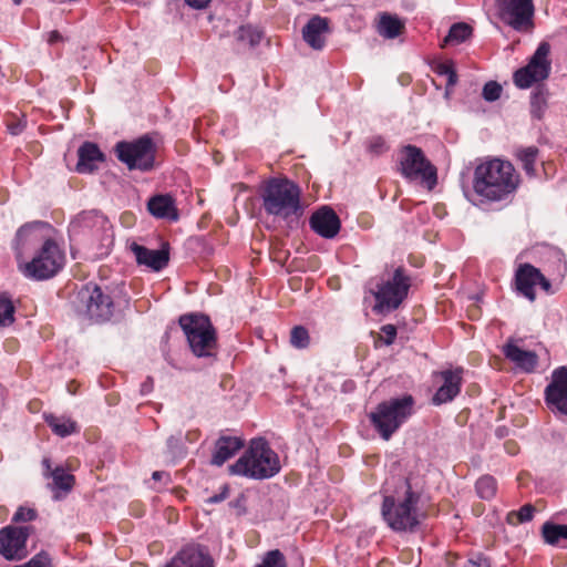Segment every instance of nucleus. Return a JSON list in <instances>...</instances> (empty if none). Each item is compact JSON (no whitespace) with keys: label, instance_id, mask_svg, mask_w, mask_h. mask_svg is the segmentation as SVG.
Here are the masks:
<instances>
[{"label":"nucleus","instance_id":"f257e3e1","mask_svg":"<svg viewBox=\"0 0 567 567\" xmlns=\"http://www.w3.org/2000/svg\"><path fill=\"white\" fill-rule=\"evenodd\" d=\"M51 229L44 221H33L19 228L16 240L18 247L23 248L27 245L41 244L33 258L28 262L19 261L20 272L33 280H45L55 276L64 264V254L59 245L47 236ZM22 252L17 254L20 260Z\"/></svg>","mask_w":567,"mask_h":567},{"label":"nucleus","instance_id":"f03ea898","mask_svg":"<svg viewBox=\"0 0 567 567\" xmlns=\"http://www.w3.org/2000/svg\"><path fill=\"white\" fill-rule=\"evenodd\" d=\"M383 492L381 514L388 526L395 532H414L423 517L417 508L420 493L404 477L386 480Z\"/></svg>","mask_w":567,"mask_h":567},{"label":"nucleus","instance_id":"7ed1b4c3","mask_svg":"<svg viewBox=\"0 0 567 567\" xmlns=\"http://www.w3.org/2000/svg\"><path fill=\"white\" fill-rule=\"evenodd\" d=\"M519 175L508 161L487 159L475 167L473 189L482 200H507L518 188Z\"/></svg>","mask_w":567,"mask_h":567},{"label":"nucleus","instance_id":"20e7f679","mask_svg":"<svg viewBox=\"0 0 567 567\" xmlns=\"http://www.w3.org/2000/svg\"><path fill=\"white\" fill-rule=\"evenodd\" d=\"M260 196L268 215L288 219L302 213L301 190L288 178H270L265 183Z\"/></svg>","mask_w":567,"mask_h":567},{"label":"nucleus","instance_id":"39448f33","mask_svg":"<svg viewBox=\"0 0 567 567\" xmlns=\"http://www.w3.org/2000/svg\"><path fill=\"white\" fill-rule=\"evenodd\" d=\"M229 471L255 480L269 478L280 471L279 457L265 439H254L248 450L229 466Z\"/></svg>","mask_w":567,"mask_h":567},{"label":"nucleus","instance_id":"423d86ee","mask_svg":"<svg viewBox=\"0 0 567 567\" xmlns=\"http://www.w3.org/2000/svg\"><path fill=\"white\" fill-rule=\"evenodd\" d=\"M178 322L194 355L197 358L216 355L217 336L208 316L187 313L181 316Z\"/></svg>","mask_w":567,"mask_h":567},{"label":"nucleus","instance_id":"0eeeda50","mask_svg":"<svg viewBox=\"0 0 567 567\" xmlns=\"http://www.w3.org/2000/svg\"><path fill=\"white\" fill-rule=\"evenodd\" d=\"M414 400L411 395L391 399L377 405L370 413V421L380 436L388 441L412 414Z\"/></svg>","mask_w":567,"mask_h":567},{"label":"nucleus","instance_id":"6e6552de","mask_svg":"<svg viewBox=\"0 0 567 567\" xmlns=\"http://www.w3.org/2000/svg\"><path fill=\"white\" fill-rule=\"evenodd\" d=\"M115 153L118 161L128 169L146 172L154 167L156 147L147 135L132 142H118L115 145Z\"/></svg>","mask_w":567,"mask_h":567},{"label":"nucleus","instance_id":"1a4fd4ad","mask_svg":"<svg viewBox=\"0 0 567 567\" xmlns=\"http://www.w3.org/2000/svg\"><path fill=\"white\" fill-rule=\"evenodd\" d=\"M399 171L406 179H421L430 188L436 184V168L417 146L409 144L400 150Z\"/></svg>","mask_w":567,"mask_h":567},{"label":"nucleus","instance_id":"9d476101","mask_svg":"<svg viewBox=\"0 0 567 567\" xmlns=\"http://www.w3.org/2000/svg\"><path fill=\"white\" fill-rule=\"evenodd\" d=\"M411 287V278L405 275L402 267L394 270L391 279L382 282L373 292L377 303L373 308L377 312L395 310L408 297Z\"/></svg>","mask_w":567,"mask_h":567},{"label":"nucleus","instance_id":"9b49d317","mask_svg":"<svg viewBox=\"0 0 567 567\" xmlns=\"http://www.w3.org/2000/svg\"><path fill=\"white\" fill-rule=\"evenodd\" d=\"M549 54L550 44L546 41L540 42L527 65L514 73L515 85L519 89H527L535 82L546 80L551 70Z\"/></svg>","mask_w":567,"mask_h":567},{"label":"nucleus","instance_id":"f8f14e48","mask_svg":"<svg viewBox=\"0 0 567 567\" xmlns=\"http://www.w3.org/2000/svg\"><path fill=\"white\" fill-rule=\"evenodd\" d=\"M78 297L85 308V315L91 320L105 322L112 318L114 313L113 300L101 287L87 284L79 291Z\"/></svg>","mask_w":567,"mask_h":567},{"label":"nucleus","instance_id":"ddd939ff","mask_svg":"<svg viewBox=\"0 0 567 567\" xmlns=\"http://www.w3.org/2000/svg\"><path fill=\"white\" fill-rule=\"evenodd\" d=\"M544 396L547 408L555 415L567 417V367H559L551 372Z\"/></svg>","mask_w":567,"mask_h":567},{"label":"nucleus","instance_id":"4468645a","mask_svg":"<svg viewBox=\"0 0 567 567\" xmlns=\"http://www.w3.org/2000/svg\"><path fill=\"white\" fill-rule=\"evenodd\" d=\"M503 20L514 30L522 31L533 25V0H497Z\"/></svg>","mask_w":567,"mask_h":567},{"label":"nucleus","instance_id":"2eb2a0df","mask_svg":"<svg viewBox=\"0 0 567 567\" xmlns=\"http://www.w3.org/2000/svg\"><path fill=\"white\" fill-rule=\"evenodd\" d=\"M30 526H7L0 530V555L8 560L23 559L27 554V539L31 533Z\"/></svg>","mask_w":567,"mask_h":567},{"label":"nucleus","instance_id":"dca6fc26","mask_svg":"<svg viewBox=\"0 0 567 567\" xmlns=\"http://www.w3.org/2000/svg\"><path fill=\"white\" fill-rule=\"evenodd\" d=\"M463 368L446 369L439 373L443 383L432 398L435 405L453 401L461 392L463 383Z\"/></svg>","mask_w":567,"mask_h":567},{"label":"nucleus","instance_id":"f3484780","mask_svg":"<svg viewBox=\"0 0 567 567\" xmlns=\"http://www.w3.org/2000/svg\"><path fill=\"white\" fill-rule=\"evenodd\" d=\"M311 229L323 238H333L340 230V219L330 207H322L310 217Z\"/></svg>","mask_w":567,"mask_h":567},{"label":"nucleus","instance_id":"a211bd4d","mask_svg":"<svg viewBox=\"0 0 567 567\" xmlns=\"http://www.w3.org/2000/svg\"><path fill=\"white\" fill-rule=\"evenodd\" d=\"M164 567H214L213 559L197 546L182 548Z\"/></svg>","mask_w":567,"mask_h":567},{"label":"nucleus","instance_id":"6ab92c4d","mask_svg":"<svg viewBox=\"0 0 567 567\" xmlns=\"http://www.w3.org/2000/svg\"><path fill=\"white\" fill-rule=\"evenodd\" d=\"M130 248L138 265H144L155 271L165 268L169 261L168 251L165 249L153 250L136 243H133Z\"/></svg>","mask_w":567,"mask_h":567},{"label":"nucleus","instance_id":"aec40b11","mask_svg":"<svg viewBox=\"0 0 567 567\" xmlns=\"http://www.w3.org/2000/svg\"><path fill=\"white\" fill-rule=\"evenodd\" d=\"M329 32L328 19L315 16L302 29V37L306 43L315 50H321L324 47V35Z\"/></svg>","mask_w":567,"mask_h":567},{"label":"nucleus","instance_id":"412c9836","mask_svg":"<svg viewBox=\"0 0 567 567\" xmlns=\"http://www.w3.org/2000/svg\"><path fill=\"white\" fill-rule=\"evenodd\" d=\"M78 155L76 172L81 174L92 173L97 168V163L104 161V155L99 146L91 142L83 143L78 151Z\"/></svg>","mask_w":567,"mask_h":567},{"label":"nucleus","instance_id":"4be33fe9","mask_svg":"<svg viewBox=\"0 0 567 567\" xmlns=\"http://www.w3.org/2000/svg\"><path fill=\"white\" fill-rule=\"evenodd\" d=\"M538 269L529 264H525L516 271L515 280L517 290L530 301L536 298L534 287L537 286Z\"/></svg>","mask_w":567,"mask_h":567},{"label":"nucleus","instance_id":"5701e85b","mask_svg":"<svg viewBox=\"0 0 567 567\" xmlns=\"http://www.w3.org/2000/svg\"><path fill=\"white\" fill-rule=\"evenodd\" d=\"M147 209L156 218L176 221L178 219V210L174 199L169 195H155L147 203Z\"/></svg>","mask_w":567,"mask_h":567},{"label":"nucleus","instance_id":"b1692460","mask_svg":"<svg viewBox=\"0 0 567 567\" xmlns=\"http://www.w3.org/2000/svg\"><path fill=\"white\" fill-rule=\"evenodd\" d=\"M244 446V442L235 436H221L216 441L212 464L221 466Z\"/></svg>","mask_w":567,"mask_h":567},{"label":"nucleus","instance_id":"393cba45","mask_svg":"<svg viewBox=\"0 0 567 567\" xmlns=\"http://www.w3.org/2000/svg\"><path fill=\"white\" fill-rule=\"evenodd\" d=\"M505 357L526 372H532L537 365V355L533 351L520 349L513 342L504 346Z\"/></svg>","mask_w":567,"mask_h":567},{"label":"nucleus","instance_id":"a878e982","mask_svg":"<svg viewBox=\"0 0 567 567\" xmlns=\"http://www.w3.org/2000/svg\"><path fill=\"white\" fill-rule=\"evenodd\" d=\"M42 464L45 468L44 475L49 476L53 481V487L64 493H69L74 485V476L65 472V470L61 466L51 470L50 460L44 458Z\"/></svg>","mask_w":567,"mask_h":567},{"label":"nucleus","instance_id":"bb28decb","mask_svg":"<svg viewBox=\"0 0 567 567\" xmlns=\"http://www.w3.org/2000/svg\"><path fill=\"white\" fill-rule=\"evenodd\" d=\"M44 421L50 426L52 432L61 437H65L79 432L78 423L66 416L44 414Z\"/></svg>","mask_w":567,"mask_h":567},{"label":"nucleus","instance_id":"cd10ccee","mask_svg":"<svg viewBox=\"0 0 567 567\" xmlns=\"http://www.w3.org/2000/svg\"><path fill=\"white\" fill-rule=\"evenodd\" d=\"M404 29V23L395 16L383 13L380 17L378 32L385 39L398 38Z\"/></svg>","mask_w":567,"mask_h":567},{"label":"nucleus","instance_id":"c85d7f7f","mask_svg":"<svg viewBox=\"0 0 567 567\" xmlns=\"http://www.w3.org/2000/svg\"><path fill=\"white\" fill-rule=\"evenodd\" d=\"M548 91L544 85H538L530 96V114L534 118L542 120L547 110Z\"/></svg>","mask_w":567,"mask_h":567},{"label":"nucleus","instance_id":"c756f323","mask_svg":"<svg viewBox=\"0 0 567 567\" xmlns=\"http://www.w3.org/2000/svg\"><path fill=\"white\" fill-rule=\"evenodd\" d=\"M473 29L464 22L454 23L443 40L442 47L446 44H460L472 35Z\"/></svg>","mask_w":567,"mask_h":567},{"label":"nucleus","instance_id":"7c9ffc66","mask_svg":"<svg viewBox=\"0 0 567 567\" xmlns=\"http://www.w3.org/2000/svg\"><path fill=\"white\" fill-rule=\"evenodd\" d=\"M542 534L547 544L557 545L561 539H567V525L546 522L542 527Z\"/></svg>","mask_w":567,"mask_h":567},{"label":"nucleus","instance_id":"2f4dec72","mask_svg":"<svg viewBox=\"0 0 567 567\" xmlns=\"http://www.w3.org/2000/svg\"><path fill=\"white\" fill-rule=\"evenodd\" d=\"M475 488L482 499H492L496 495L497 483L493 476L484 475L477 480Z\"/></svg>","mask_w":567,"mask_h":567},{"label":"nucleus","instance_id":"473e14b6","mask_svg":"<svg viewBox=\"0 0 567 567\" xmlns=\"http://www.w3.org/2000/svg\"><path fill=\"white\" fill-rule=\"evenodd\" d=\"M261 37V32L251 25H243L236 31L237 41L243 44H247L248 47L259 44Z\"/></svg>","mask_w":567,"mask_h":567},{"label":"nucleus","instance_id":"72a5a7b5","mask_svg":"<svg viewBox=\"0 0 567 567\" xmlns=\"http://www.w3.org/2000/svg\"><path fill=\"white\" fill-rule=\"evenodd\" d=\"M538 156V148L535 146H528L517 152V157L523 164V168L529 176L535 175V163Z\"/></svg>","mask_w":567,"mask_h":567},{"label":"nucleus","instance_id":"f704fd0d","mask_svg":"<svg viewBox=\"0 0 567 567\" xmlns=\"http://www.w3.org/2000/svg\"><path fill=\"white\" fill-rule=\"evenodd\" d=\"M535 506L532 504L523 505L518 511H512L507 514L506 520L509 525H519L528 523L535 514Z\"/></svg>","mask_w":567,"mask_h":567},{"label":"nucleus","instance_id":"c9c22d12","mask_svg":"<svg viewBox=\"0 0 567 567\" xmlns=\"http://www.w3.org/2000/svg\"><path fill=\"white\" fill-rule=\"evenodd\" d=\"M14 306L9 297L0 295V326H9L13 322Z\"/></svg>","mask_w":567,"mask_h":567},{"label":"nucleus","instance_id":"e433bc0d","mask_svg":"<svg viewBox=\"0 0 567 567\" xmlns=\"http://www.w3.org/2000/svg\"><path fill=\"white\" fill-rule=\"evenodd\" d=\"M290 343L297 349H306L310 343L308 330L302 326H296L290 332Z\"/></svg>","mask_w":567,"mask_h":567},{"label":"nucleus","instance_id":"4c0bfd02","mask_svg":"<svg viewBox=\"0 0 567 567\" xmlns=\"http://www.w3.org/2000/svg\"><path fill=\"white\" fill-rule=\"evenodd\" d=\"M434 71L441 76H446V92L457 83V74L452 62L439 63Z\"/></svg>","mask_w":567,"mask_h":567},{"label":"nucleus","instance_id":"58836bf2","mask_svg":"<svg viewBox=\"0 0 567 567\" xmlns=\"http://www.w3.org/2000/svg\"><path fill=\"white\" fill-rule=\"evenodd\" d=\"M256 567H287V563L279 549H272L265 554L262 561Z\"/></svg>","mask_w":567,"mask_h":567},{"label":"nucleus","instance_id":"ea45409f","mask_svg":"<svg viewBox=\"0 0 567 567\" xmlns=\"http://www.w3.org/2000/svg\"><path fill=\"white\" fill-rule=\"evenodd\" d=\"M7 127L11 135H20L27 127L25 115L18 116L16 114H9L7 117Z\"/></svg>","mask_w":567,"mask_h":567},{"label":"nucleus","instance_id":"a19ab883","mask_svg":"<svg viewBox=\"0 0 567 567\" xmlns=\"http://www.w3.org/2000/svg\"><path fill=\"white\" fill-rule=\"evenodd\" d=\"M503 87L495 81L487 82L482 91V96L487 102H494L501 97Z\"/></svg>","mask_w":567,"mask_h":567},{"label":"nucleus","instance_id":"79ce46f5","mask_svg":"<svg viewBox=\"0 0 567 567\" xmlns=\"http://www.w3.org/2000/svg\"><path fill=\"white\" fill-rule=\"evenodd\" d=\"M389 150L385 140L382 136H373L368 142V151L373 155H381Z\"/></svg>","mask_w":567,"mask_h":567},{"label":"nucleus","instance_id":"37998d69","mask_svg":"<svg viewBox=\"0 0 567 567\" xmlns=\"http://www.w3.org/2000/svg\"><path fill=\"white\" fill-rule=\"evenodd\" d=\"M37 518V512L33 508L20 506L13 515V522H31Z\"/></svg>","mask_w":567,"mask_h":567},{"label":"nucleus","instance_id":"c03bdc74","mask_svg":"<svg viewBox=\"0 0 567 567\" xmlns=\"http://www.w3.org/2000/svg\"><path fill=\"white\" fill-rule=\"evenodd\" d=\"M167 453L172 457L182 456L184 454L181 437L178 436H169L166 441Z\"/></svg>","mask_w":567,"mask_h":567},{"label":"nucleus","instance_id":"a18cd8bd","mask_svg":"<svg viewBox=\"0 0 567 567\" xmlns=\"http://www.w3.org/2000/svg\"><path fill=\"white\" fill-rule=\"evenodd\" d=\"M24 565L25 567H51V558L47 553L41 551Z\"/></svg>","mask_w":567,"mask_h":567},{"label":"nucleus","instance_id":"49530a36","mask_svg":"<svg viewBox=\"0 0 567 567\" xmlns=\"http://www.w3.org/2000/svg\"><path fill=\"white\" fill-rule=\"evenodd\" d=\"M396 337V328L394 324H384L381 327V339L386 346H391Z\"/></svg>","mask_w":567,"mask_h":567},{"label":"nucleus","instance_id":"de8ad7c7","mask_svg":"<svg viewBox=\"0 0 567 567\" xmlns=\"http://www.w3.org/2000/svg\"><path fill=\"white\" fill-rule=\"evenodd\" d=\"M465 567H491V564L486 557L477 555L476 557L468 559Z\"/></svg>","mask_w":567,"mask_h":567},{"label":"nucleus","instance_id":"09e8293b","mask_svg":"<svg viewBox=\"0 0 567 567\" xmlns=\"http://www.w3.org/2000/svg\"><path fill=\"white\" fill-rule=\"evenodd\" d=\"M187 6L193 9L202 10L208 7L210 0H184Z\"/></svg>","mask_w":567,"mask_h":567},{"label":"nucleus","instance_id":"8fccbe9b","mask_svg":"<svg viewBox=\"0 0 567 567\" xmlns=\"http://www.w3.org/2000/svg\"><path fill=\"white\" fill-rule=\"evenodd\" d=\"M152 478L154 481H164L165 484H169L171 483V475H169V473L164 472V471H155L152 474Z\"/></svg>","mask_w":567,"mask_h":567},{"label":"nucleus","instance_id":"3c124183","mask_svg":"<svg viewBox=\"0 0 567 567\" xmlns=\"http://www.w3.org/2000/svg\"><path fill=\"white\" fill-rule=\"evenodd\" d=\"M538 276H539V279H537V285H539L542 287V289L545 290L546 292H551V290H550L551 285L549 282V280L546 279L539 270H538Z\"/></svg>","mask_w":567,"mask_h":567},{"label":"nucleus","instance_id":"603ef678","mask_svg":"<svg viewBox=\"0 0 567 567\" xmlns=\"http://www.w3.org/2000/svg\"><path fill=\"white\" fill-rule=\"evenodd\" d=\"M227 494H228V488L227 487H224V491L220 493V494H216V495H213L210 496L207 502L209 504H216V503H219L221 501H224L226 497H227Z\"/></svg>","mask_w":567,"mask_h":567},{"label":"nucleus","instance_id":"864d4df0","mask_svg":"<svg viewBox=\"0 0 567 567\" xmlns=\"http://www.w3.org/2000/svg\"><path fill=\"white\" fill-rule=\"evenodd\" d=\"M60 41H62V35H61V33H60L59 31L53 30V31H51V32L49 33V35H48V42H49L50 44H54V43L60 42Z\"/></svg>","mask_w":567,"mask_h":567},{"label":"nucleus","instance_id":"5fc2aeb1","mask_svg":"<svg viewBox=\"0 0 567 567\" xmlns=\"http://www.w3.org/2000/svg\"><path fill=\"white\" fill-rule=\"evenodd\" d=\"M148 382H151V379H148V381H147V382H145V383L142 385V390H141V391H142V393H143V394H146V393H148V392L152 390V384H151V383H148Z\"/></svg>","mask_w":567,"mask_h":567},{"label":"nucleus","instance_id":"6e6d98bb","mask_svg":"<svg viewBox=\"0 0 567 567\" xmlns=\"http://www.w3.org/2000/svg\"><path fill=\"white\" fill-rule=\"evenodd\" d=\"M91 214H92V213H83V214L81 215V218L84 220V219H86Z\"/></svg>","mask_w":567,"mask_h":567}]
</instances>
